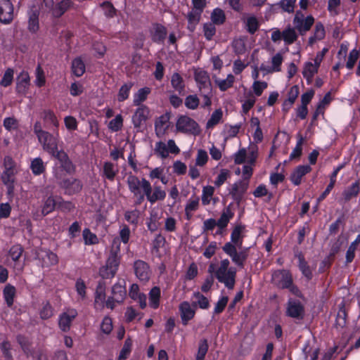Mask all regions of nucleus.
Instances as JSON below:
<instances>
[{
    "label": "nucleus",
    "mask_w": 360,
    "mask_h": 360,
    "mask_svg": "<svg viewBox=\"0 0 360 360\" xmlns=\"http://www.w3.org/2000/svg\"><path fill=\"white\" fill-rule=\"evenodd\" d=\"M127 183L130 192L135 198V205H141L145 199V195L151 204L164 200L166 196L165 191L162 190L160 186H154L153 191L150 183L145 178L140 180L136 176L130 174L127 176Z\"/></svg>",
    "instance_id": "f257e3e1"
},
{
    "label": "nucleus",
    "mask_w": 360,
    "mask_h": 360,
    "mask_svg": "<svg viewBox=\"0 0 360 360\" xmlns=\"http://www.w3.org/2000/svg\"><path fill=\"white\" fill-rule=\"evenodd\" d=\"M244 229V226L240 224L236 226L231 235V242L225 243L222 247L223 251L231 258L233 263L240 268H243L248 255L247 250L237 251V248H240L242 246L243 238L242 232Z\"/></svg>",
    "instance_id": "f03ea898"
},
{
    "label": "nucleus",
    "mask_w": 360,
    "mask_h": 360,
    "mask_svg": "<svg viewBox=\"0 0 360 360\" xmlns=\"http://www.w3.org/2000/svg\"><path fill=\"white\" fill-rule=\"evenodd\" d=\"M230 262L225 259L221 261L217 270L215 271V276L219 282L222 283L229 289H233L235 285L236 270L231 267L229 269Z\"/></svg>",
    "instance_id": "7ed1b4c3"
},
{
    "label": "nucleus",
    "mask_w": 360,
    "mask_h": 360,
    "mask_svg": "<svg viewBox=\"0 0 360 360\" xmlns=\"http://www.w3.org/2000/svg\"><path fill=\"white\" fill-rule=\"evenodd\" d=\"M176 129L183 133L196 134L199 131L198 123L192 118L181 115L179 117L176 124Z\"/></svg>",
    "instance_id": "20e7f679"
},
{
    "label": "nucleus",
    "mask_w": 360,
    "mask_h": 360,
    "mask_svg": "<svg viewBox=\"0 0 360 360\" xmlns=\"http://www.w3.org/2000/svg\"><path fill=\"white\" fill-rule=\"evenodd\" d=\"M39 141L42 144L44 150L51 155H54L58 150L57 139L48 131L42 133L37 137Z\"/></svg>",
    "instance_id": "39448f33"
},
{
    "label": "nucleus",
    "mask_w": 360,
    "mask_h": 360,
    "mask_svg": "<svg viewBox=\"0 0 360 360\" xmlns=\"http://www.w3.org/2000/svg\"><path fill=\"white\" fill-rule=\"evenodd\" d=\"M14 8L10 0H0V22L10 24L14 18Z\"/></svg>",
    "instance_id": "423d86ee"
},
{
    "label": "nucleus",
    "mask_w": 360,
    "mask_h": 360,
    "mask_svg": "<svg viewBox=\"0 0 360 360\" xmlns=\"http://www.w3.org/2000/svg\"><path fill=\"white\" fill-rule=\"evenodd\" d=\"M195 79L198 84L200 91L206 94L212 92V84L210 77L207 72L204 70H198L195 72Z\"/></svg>",
    "instance_id": "0eeeda50"
},
{
    "label": "nucleus",
    "mask_w": 360,
    "mask_h": 360,
    "mask_svg": "<svg viewBox=\"0 0 360 360\" xmlns=\"http://www.w3.org/2000/svg\"><path fill=\"white\" fill-rule=\"evenodd\" d=\"M134 272L136 277L143 282H147L150 279V270L149 265L143 260H136L134 264Z\"/></svg>",
    "instance_id": "6e6552de"
},
{
    "label": "nucleus",
    "mask_w": 360,
    "mask_h": 360,
    "mask_svg": "<svg viewBox=\"0 0 360 360\" xmlns=\"http://www.w3.org/2000/svg\"><path fill=\"white\" fill-rule=\"evenodd\" d=\"M314 22V19L312 16H308L304 19V15L301 12L297 11L293 22L295 27L300 32H302L308 31L312 26Z\"/></svg>",
    "instance_id": "1a4fd4ad"
},
{
    "label": "nucleus",
    "mask_w": 360,
    "mask_h": 360,
    "mask_svg": "<svg viewBox=\"0 0 360 360\" xmlns=\"http://www.w3.org/2000/svg\"><path fill=\"white\" fill-rule=\"evenodd\" d=\"M59 184L61 188L65 189V193L69 195L79 193L82 188L81 181L74 178L63 179L59 183Z\"/></svg>",
    "instance_id": "9d476101"
},
{
    "label": "nucleus",
    "mask_w": 360,
    "mask_h": 360,
    "mask_svg": "<svg viewBox=\"0 0 360 360\" xmlns=\"http://www.w3.org/2000/svg\"><path fill=\"white\" fill-rule=\"evenodd\" d=\"M28 26L30 32L35 33L39 29V9L35 6H32L28 11Z\"/></svg>",
    "instance_id": "9b49d317"
},
{
    "label": "nucleus",
    "mask_w": 360,
    "mask_h": 360,
    "mask_svg": "<svg viewBox=\"0 0 360 360\" xmlns=\"http://www.w3.org/2000/svg\"><path fill=\"white\" fill-rule=\"evenodd\" d=\"M150 37L154 43L163 44L167 35V28L161 24L155 23L150 31Z\"/></svg>",
    "instance_id": "f8f14e48"
},
{
    "label": "nucleus",
    "mask_w": 360,
    "mask_h": 360,
    "mask_svg": "<svg viewBox=\"0 0 360 360\" xmlns=\"http://www.w3.org/2000/svg\"><path fill=\"white\" fill-rule=\"evenodd\" d=\"M52 155L60 162L61 167L66 171V172L68 174H72L75 172V167L70 160L68 154L64 150H57L56 153Z\"/></svg>",
    "instance_id": "ddd939ff"
},
{
    "label": "nucleus",
    "mask_w": 360,
    "mask_h": 360,
    "mask_svg": "<svg viewBox=\"0 0 360 360\" xmlns=\"http://www.w3.org/2000/svg\"><path fill=\"white\" fill-rule=\"evenodd\" d=\"M359 193L360 181L358 179L343 190L342 197L345 202H349L352 199L356 198Z\"/></svg>",
    "instance_id": "4468645a"
},
{
    "label": "nucleus",
    "mask_w": 360,
    "mask_h": 360,
    "mask_svg": "<svg viewBox=\"0 0 360 360\" xmlns=\"http://www.w3.org/2000/svg\"><path fill=\"white\" fill-rule=\"evenodd\" d=\"M77 315V312L75 309H70L63 313L59 319L60 328L64 332L69 330L70 324Z\"/></svg>",
    "instance_id": "2eb2a0df"
},
{
    "label": "nucleus",
    "mask_w": 360,
    "mask_h": 360,
    "mask_svg": "<svg viewBox=\"0 0 360 360\" xmlns=\"http://www.w3.org/2000/svg\"><path fill=\"white\" fill-rule=\"evenodd\" d=\"M30 84V78L28 72L22 71L16 78V91L25 94Z\"/></svg>",
    "instance_id": "dca6fc26"
},
{
    "label": "nucleus",
    "mask_w": 360,
    "mask_h": 360,
    "mask_svg": "<svg viewBox=\"0 0 360 360\" xmlns=\"http://www.w3.org/2000/svg\"><path fill=\"white\" fill-rule=\"evenodd\" d=\"M181 319L184 326H186L190 320L195 316V309L191 307L188 302H183L179 305Z\"/></svg>",
    "instance_id": "f3484780"
},
{
    "label": "nucleus",
    "mask_w": 360,
    "mask_h": 360,
    "mask_svg": "<svg viewBox=\"0 0 360 360\" xmlns=\"http://www.w3.org/2000/svg\"><path fill=\"white\" fill-rule=\"evenodd\" d=\"M74 6V3L72 0H62L55 5L53 10L52 17L53 18H60L66 11L70 10Z\"/></svg>",
    "instance_id": "a211bd4d"
},
{
    "label": "nucleus",
    "mask_w": 360,
    "mask_h": 360,
    "mask_svg": "<svg viewBox=\"0 0 360 360\" xmlns=\"http://www.w3.org/2000/svg\"><path fill=\"white\" fill-rule=\"evenodd\" d=\"M170 119V114L167 112L160 116L155 121V129L157 136H161L163 135L169 127V121Z\"/></svg>",
    "instance_id": "6ab92c4d"
},
{
    "label": "nucleus",
    "mask_w": 360,
    "mask_h": 360,
    "mask_svg": "<svg viewBox=\"0 0 360 360\" xmlns=\"http://www.w3.org/2000/svg\"><path fill=\"white\" fill-rule=\"evenodd\" d=\"M311 168L309 165H300L297 167L290 175L291 181L296 186L301 184L302 178L310 172Z\"/></svg>",
    "instance_id": "aec40b11"
},
{
    "label": "nucleus",
    "mask_w": 360,
    "mask_h": 360,
    "mask_svg": "<svg viewBox=\"0 0 360 360\" xmlns=\"http://www.w3.org/2000/svg\"><path fill=\"white\" fill-rule=\"evenodd\" d=\"M148 112V108L145 105H141L136 109L132 117V122L136 128L140 127L143 122L147 120Z\"/></svg>",
    "instance_id": "412c9836"
},
{
    "label": "nucleus",
    "mask_w": 360,
    "mask_h": 360,
    "mask_svg": "<svg viewBox=\"0 0 360 360\" xmlns=\"http://www.w3.org/2000/svg\"><path fill=\"white\" fill-rule=\"evenodd\" d=\"M248 187V183L245 181H239L233 185L232 190L230 192V194L232 195V198L239 202L243 194L245 193Z\"/></svg>",
    "instance_id": "4be33fe9"
},
{
    "label": "nucleus",
    "mask_w": 360,
    "mask_h": 360,
    "mask_svg": "<svg viewBox=\"0 0 360 360\" xmlns=\"http://www.w3.org/2000/svg\"><path fill=\"white\" fill-rule=\"evenodd\" d=\"M334 99V96L332 94L331 91L327 92L324 96L320 99L318 104H316V117L320 114L323 115L326 108H328Z\"/></svg>",
    "instance_id": "5701e85b"
},
{
    "label": "nucleus",
    "mask_w": 360,
    "mask_h": 360,
    "mask_svg": "<svg viewBox=\"0 0 360 360\" xmlns=\"http://www.w3.org/2000/svg\"><path fill=\"white\" fill-rule=\"evenodd\" d=\"M16 174L15 169H4L1 174V180L3 183L7 186L9 192L13 190V184L15 181V175Z\"/></svg>",
    "instance_id": "b1692460"
},
{
    "label": "nucleus",
    "mask_w": 360,
    "mask_h": 360,
    "mask_svg": "<svg viewBox=\"0 0 360 360\" xmlns=\"http://www.w3.org/2000/svg\"><path fill=\"white\" fill-rule=\"evenodd\" d=\"M347 312L345 309V304L344 302H342L338 305V311L335 319V327L343 328L347 324Z\"/></svg>",
    "instance_id": "393cba45"
},
{
    "label": "nucleus",
    "mask_w": 360,
    "mask_h": 360,
    "mask_svg": "<svg viewBox=\"0 0 360 360\" xmlns=\"http://www.w3.org/2000/svg\"><path fill=\"white\" fill-rule=\"evenodd\" d=\"M303 308L300 302L289 301L287 308L288 316L292 318H302Z\"/></svg>",
    "instance_id": "a878e982"
},
{
    "label": "nucleus",
    "mask_w": 360,
    "mask_h": 360,
    "mask_svg": "<svg viewBox=\"0 0 360 360\" xmlns=\"http://www.w3.org/2000/svg\"><path fill=\"white\" fill-rule=\"evenodd\" d=\"M30 169L34 175H41L46 171V165L41 158H36L32 160Z\"/></svg>",
    "instance_id": "bb28decb"
},
{
    "label": "nucleus",
    "mask_w": 360,
    "mask_h": 360,
    "mask_svg": "<svg viewBox=\"0 0 360 360\" xmlns=\"http://www.w3.org/2000/svg\"><path fill=\"white\" fill-rule=\"evenodd\" d=\"M171 84L179 94H184L185 89L184 81L179 73L175 72L172 75Z\"/></svg>",
    "instance_id": "cd10ccee"
},
{
    "label": "nucleus",
    "mask_w": 360,
    "mask_h": 360,
    "mask_svg": "<svg viewBox=\"0 0 360 360\" xmlns=\"http://www.w3.org/2000/svg\"><path fill=\"white\" fill-rule=\"evenodd\" d=\"M295 256L298 258L299 260V267L303 275L308 279L310 280L312 278V273L309 269V266L307 265V262L305 261L303 255L301 252H297Z\"/></svg>",
    "instance_id": "c85d7f7f"
},
{
    "label": "nucleus",
    "mask_w": 360,
    "mask_h": 360,
    "mask_svg": "<svg viewBox=\"0 0 360 360\" xmlns=\"http://www.w3.org/2000/svg\"><path fill=\"white\" fill-rule=\"evenodd\" d=\"M233 217V213L231 212L229 207H226L224 210L223 212L221 214L220 218L217 221V226L220 229H225L230 219Z\"/></svg>",
    "instance_id": "c756f323"
},
{
    "label": "nucleus",
    "mask_w": 360,
    "mask_h": 360,
    "mask_svg": "<svg viewBox=\"0 0 360 360\" xmlns=\"http://www.w3.org/2000/svg\"><path fill=\"white\" fill-rule=\"evenodd\" d=\"M103 175L110 181H113L118 172L115 165L110 162H105L103 164Z\"/></svg>",
    "instance_id": "7c9ffc66"
},
{
    "label": "nucleus",
    "mask_w": 360,
    "mask_h": 360,
    "mask_svg": "<svg viewBox=\"0 0 360 360\" xmlns=\"http://www.w3.org/2000/svg\"><path fill=\"white\" fill-rule=\"evenodd\" d=\"M150 89L149 87H143L140 89L137 93L135 94L134 98V105L139 106L141 103L145 101L148 96L150 94Z\"/></svg>",
    "instance_id": "2f4dec72"
},
{
    "label": "nucleus",
    "mask_w": 360,
    "mask_h": 360,
    "mask_svg": "<svg viewBox=\"0 0 360 360\" xmlns=\"http://www.w3.org/2000/svg\"><path fill=\"white\" fill-rule=\"evenodd\" d=\"M3 294L8 307H11L15 295V288L11 284H7L4 289Z\"/></svg>",
    "instance_id": "473e14b6"
},
{
    "label": "nucleus",
    "mask_w": 360,
    "mask_h": 360,
    "mask_svg": "<svg viewBox=\"0 0 360 360\" xmlns=\"http://www.w3.org/2000/svg\"><path fill=\"white\" fill-rule=\"evenodd\" d=\"M71 68L72 73L77 77H81L85 72V65L80 58L72 60Z\"/></svg>",
    "instance_id": "72a5a7b5"
},
{
    "label": "nucleus",
    "mask_w": 360,
    "mask_h": 360,
    "mask_svg": "<svg viewBox=\"0 0 360 360\" xmlns=\"http://www.w3.org/2000/svg\"><path fill=\"white\" fill-rule=\"evenodd\" d=\"M201 13L191 10L187 15V19L188 22V28L191 31H193L195 25L200 22Z\"/></svg>",
    "instance_id": "f704fd0d"
},
{
    "label": "nucleus",
    "mask_w": 360,
    "mask_h": 360,
    "mask_svg": "<svg viewBox=\"0 0 360 360\" xmlns=\"http://www.w3.org/2000/svg\"><path fill=\"white\" fill-rule=\"evenodd\" d=\"M235 81V77L233 75H228L225 79H216L215 82L218 85L219 89L224 91L231 87Z\"/></svg>",
    "instance_id": "c9c22d12"
},
{
    "label": "nucleus",
    "mask_w": 360,
    "mask_h": 360,
    "mask_svg": "<svg viewBox=\"0 0 360 360\" xmlns=\"http://www.w3.org/2000/svg\"><path fill=\"white\" fill-rule=\"evenodd\" d=\"M43 267H47L49 266L55 265L58 263L57 255L52 252H45V254L41 257Z\"/></svg>",
    "instance_id": "e433bc0d"
},
{
    "label": "nucleus",
    "mask_w": 360,
    "mask_h": 360,
    "mask_svg": "<svg viewBox=\"0 0 360 360\" xmlns=\"http://www.w3.org/2000/svg\"><path fill=\"white\" fill-rule=\"evenodd\" d=\"M160 297V290L158 287H154L149 293L150 305L153 309L159 306V300Z\"/></svg>",
    "instance_id": "4c0bfd02"
},
{
    "label": "nucleus",
    "mask_w": 360,
    "mask_h": 360,
    "mask_svg": "<svg viewBox=\"0 0 360 360\" xmlns=\"http://www.w3.org/2000/svg\"><path fill=\"white\" fill-rule=\"evenodd\" d=\"M112 297H116V302H120L126 295V290L122 285L116 283L112 288Z\"/></svg>",
    "instance_id": "58836bf2"
},
{
    "label": "nucleus",
    "mask_w": 360,
    "mask_h": 360,
    "mask_svg": "<svg viewBox=\"0 0 360 360\" xmlns=\"http://www.w3.org/2000/svg\"><path fill=\"white\" fill-rule=\"evenodd\" d=\"M132 347V340L130 338L125 340L122 349L118 356V360H125L131 353Z\"/></svg>",
    "instance_id": "ea45409f"
},
{
    "label": "nucleus",
    "mask_w": 360,
    "mask_h": 360,
    "mask_svg": "<svg viewBox=\"0 0 360 360\" xmlns=\"http://www.w3.org/2000/svg\"><path fill=\"white\" fill-rule=\"evenodd\" d=\"M208 342L207 339L200 340L198 345V353L196 354V360H204L205 356L208 351Z\"/></svg>",
    "instance_id": "a19ab883"
},
{
    "label": "nucleus",
    "mask_w": 360,
    "mask_h": 360,
    "mask_svg": "<svg viewBox=\"0 0 360 360\" xmlns=\"http://www.w3.org/2000/svg\"><path fill=\"white\" fill-rule=\"evenodd\" d=\"M211 18L214 24L221 25L225 22L226 16L224 12L217 8L212 11Z\"/></svg>",
    "instance_id": "79ce46f5"
},
{
    "label": "nucleus",
    "mask_w": 360,
    "mask_h": 360,
    "mask_svg": "<svg viewBox=\"0 0 360 360\" xmlns=\"http://www.w3.org/2000/svg\"><path fill=\"white\" fill-rule=\"evenodd\" d=\"M120 257H115L110 255L106 264L110 269H111V272L110 273V276H115L117 270L118 269L120 264Z\"/></svg>",
    "instance_id": "37998d69"
},
{
    "label": "nucleus",
    "mask_w": 360,
    "mask_h": 360,
    "mask_svg": "<svg viewBox=\"0 0 360 360\" xmlns=\"http://www.w3.org/2000/svg\"><path fill=\"white\" fill-rule=\"evenodd\" d=\"M359 54L360 50H357L356 49H352L349 52L348 59L346 63V68L348 70H352L354 68L355 63H356V60L359 58Z\"/></svg>",
    "instance_id": "c03bdc74"
},
{
    "label": "nucleus",
    "mask_w": 360,
    "mask_h": 360,
    "mask_svg": "<svg viewBox=\"0 0 360 360\" xmlns=\"http://www.w3.org/2000/svg\"><path fill=\"white\" fill-rule=\"evenodd\" d=\"M133 86V83L129 82L127 84H124L121 86L118 95H117V100L120 102H122L125 101L129 97V91Z\"/></svg>",
    "instance_id": "a18cd8bd"
},
{
    "label": "nucleus",
    "mask_w": 360,
    "mask_h": 360,
    "mask_svg": "<svg viewBox=\"0 0 360 360\" xmlns=\"http://www.w3.org/2000/svg\"><path fill=\"white\" fill-rule=\"evenodd\" d=\"M56 205V202L55 199L51 196L49 197L46 200V201L43 205V207L41 210V214L43 216H46L48 214H49L50 212H51L55 209Z\"/></svg>",
    "instance_id": "49530a36"
},
{
    "label": "nucleus",
    "mask_w": 360,
    "mask_h": 360,
    "mask_svg": "<svg viewBox=\"0 0 360 360\" xmlns=\"http://www.w3.org/2000/svg\"><path fill=\"white\" fill-rule=\"evenodd\" d=\"M283 39L288 44L293 43L297 39V34L294 29L288 28L283 31Z\"/></svg>",
    "instance_id": "de8ad7c7"
},
{
    "label": "nucleus",
    "mask_w": 360,
    "mask_h": 360,
    "mask_svg": "<svg viewBox=\"0 0 360 360\" xmlns=\"http://www.w3.org/2000/svg\"><path fill=\"white\" fill-rule=\"evenodd\" d=\"M123 126V118L121 115H117L116 117L110 121L108 128L112 131H118Z\"/></svg>",
    "instance_id": "09e8293b"
},
{
    "label": "nucleus",
    "mask_w": 360,
    "mask_h": 360,
    "mask_svg": "<svg viewBox=\"0 0 360 360\" xmlns=\"http://www.w3.org/2000/svg\"><path fill=\"white\" fill-rule=\"evenodd\" d=\"M83 237L86 245H94L98 243L96 235L91 233L89 229H85L83 231Z\"/></svg>",
    "instance_id": "8fccbe9b"
},
{
    "label": "nucleus",
    "mask_w": 360,
    "mask_h": 360,
    "mask_svg": "<svg viewBox=\"0 0 360 360\" xmlns=\"http://www.w3.org/2000/svg\"><path fill=\"white\" fill-rule=\"evenodd\" d=\"M105 288L106 284L104 281H100L98 283V285L96 289V297L95 300L97 302L98 300L103 301L105 297Z\"/></svg>",
    "instance_id": "3c124183"
},
{
    "label": "nucleus",
    "mask_w": 360,
    "mask_h": 360,
    "mask_svg": "<svg viewBox=\"0 0 360 360\" xmlns=\"http://www.w3.org/2000/svg\"><path fill=\"white\" fill-rule=\"evenodd\" d=\"M222 117V111L221 109L216 110L213 112L210 119L207 122V127L212 128L217 124Z\"/></svg>",
    "instance_id": "603ef678"
},
{
    "label": "nucleus",
    "mask_w": 360,
    "mask_h": 360,
    "mask_svg": "<svg viewBox=\"0 0 360 360\" xmlns=\"http://www.w3.org/2000/svg\"><path fill=\"white\" fill-rule=\"evenodd\" d=\"M14 71L12 68H8L0 82V84L4 87L8 86L12 84L13 79Z\"/></svg>",
    "instance_id": "864d4df0"
},
{
    "label": "nucleus",
    "mask_w": 360,
    "mask_h": 360,
    "mask_svg": "<svg viewBox=\"0 0 360 360\" xmlns=\"http://www.w3.org/2000/svg\"><path fill=\"white\" fill-rule=\"evenodd\" d=\"M314 72L315 68L313 67L312 63H307L305 67L303 68L302 74L304 77L307 80L308 83L312 82Z\"/></svg>",
    "instance_id": "5fc2aeb1"
},
{
    "label": "nucleus",
    "mask_w": 360,
    "mask_h": 360,
    "mask_svg": "<svg viewBox=\"0 0 360 360\" xmlns=\"http://www.w3.org/2000/svg\"><path fill=\"white\" fill-rule=\"evenodd\" d=\"M214 187L211 186H204L202 189V202L206 205L210 202V198L213 195Z\"/></svg>",
    "instance_id": "6e6d98bb"
},
{
    "label": "nucleus",
    "mask_w": 360,
    "mask_h": 360,
    "mask_svg": "<svg viewBox=\"0 0 360 360\" xmlns=\"http://www.w3.org/2000/svg\"><path fill=\"white\" fill-rule=\"evenodd\" d=\"M200 103L199 98L196 95H189L185 98V105L191 110L196 109Z\"/></svg>",
    "instance_id": "4d7b16f0"
},
{
    "label": "nucleus",
    "mask_w": 360,
    "mask_h": 360,
    "mask_svg": "<svg viewBox=\"0 0 360 360\" xmlns=\"http://www.w3.org/2000/svg\"><path fill=\"white\" fill-rule=\"evenodd\" d=\"M246 27L247 30L250 34H255L259 28V22L257 19L254 16L248 18L246 21Z\"/></svg>",
    "instance_id": "13d9d810"
},
{
    "label": "nucleus",
    "mask_w": 360,
    "mask_h": 360,
    "mask_svg": "<svg viewBox=\"0 0 360 360\" xmlns=\"http://www.w3.org/2000/svg\"><path fill=\"white\" fill-rule=\"evenodd\" d=\"M23 251V248L20 245L17 244L13 245L11 248L9 250V255L11 257L12 259L16 262L22 256Z\"/></svg>",
    "instance_id": "bf43d9fd"
},
{
    "label": "nucleus",
    "mask_w": 360,
    "mask_h": 360,
    "mask_svg": "<svg viewBox=\"0 0 360 360\" xmlns=\"http://www.w3.org/2000/svg\"><path fill=\"white\" fill-rule=\"evenodd\" d=\"M155 153L162 158H166L169 155L167 145L162 141L157 142L155 144Z\"/></svg>",
    "instance_id": "052dcab7"
},
{
    "label": "nucleus",
    "mask_w": 360,
    "mask_h": 360,
    "mask_svg": "<svg viewBox=\"0 0 360 360\" xmlns=\"http://www.w3.org/2000/svg\"><path fill=\"white\" fill-rule=\"evenodd\" d=\"M283 61V56L280 53H276L271 59L272 66L269 68V71H281V65Z\"/></svg>",
    "instance_id": "680f3d73"
},
{
    "label": "nucleus",
    "mask_w": 360,
    "mask_h": 360,
    "mask_svg": "<svg viewBox=\"0 0 360 360\" xmlns=\"http://www.w3.org/2000/svg\"><path fill=\"white\" fill-rule=\"evenodd\" d=\"M53 309L49 302H46L43 304L41 309L40 310V317L42 319H48L53 316Z\"/></svg>",
    "instance_id": "e2e57ef3"
},
{
    "label": "nucleus",
    "mask_w": 360,
    "mask_h": 360,
    "mask_svg": "<svg viewBox=\"0 0 360 360\" xmlns=\"http://www.w3.org/2000/svg\"><path fill=\"white\" fill-rule=\"evenodd\" d=\"M340 4L341 0H328V10L330 15L335 16L339 14L338 8L340 6Z\"/></svg>",
    "instance_id": "0e129e2a"
},
{
    "label": "nucleus",
    "mask_w": 360,
    "mask_h": 360,
    "mask_svg": "<svg viewBox=\"0 0 360 360\" xmlns=\"http://www.w3.org/2000/svg\"><path fill=\"white\" fill-rule=\"evenodd\" d=\"M208 160V155L205 150L200 149L198 150L197 157L195 159V165L202 167Z\"/></svg>",
    "instance_id": "69168bd1"
},
{
    "label": "nucleus",
    "mask_w": 360,
    "mask_h": 360,
    "mask_svg": "<svg viewBox=\"0 0 360 360\" xmlns=\"http://www.w3.org/2000/svg\"><path fill=\"white\" fill-rule=\"evenodd\" d=\"M296 0H282L279 3V6L283 11L288 13H293L295 9Z\"/></svg>",
    "instance_id": "338daca9"
},
{
    "label": "nucleus",
    "mask_w": 360,
    "mask_h": 360,
    "mask_svg": "<svg viewBox=\"0 0 360 360\" xmlns=\"http://www.w3.org/2000/svg\"><path fill=\"white\" fill-rule=\"evenodd\" d=\"M43 114H44V120L46 122H47L50 124H52L53 126H55L56 127L58 126V122L57 118L53 111L49 110H44Z\"/></svg>",
    "instance_id": "774afa93"
}]
</instances>
